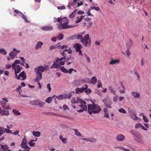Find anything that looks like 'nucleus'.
<instances>
[{"mask_svg": "<svg viewBox=\"0 0 151 151\" xmlns=\"http://www.w3.org/2000/svg\"><path fill=\"white\" fill-rule=\"evenodd\" d=\"M1 147L4 150H6L8 148V147L6 145H2L1 146Z\"/></svg>", "mask_w": 151, "mask_h": 151, "instance_id": "c03bdc74", "label": "nucleus"}, {"mask_svg": "<svg viewBox=\"0 0 151 151\" xmlns=\"http://www.w3.org/2000/svg\"><path fill=\"white\" fill-rule=\"evenodd\" d=\"M65 22L61 24H59L58 25V28L59 30H61L64 29H67L69 28H73L75 27L76 25H70L67 24L69 23V20L66 19L65 21Z\"/></svg>", "mask_w": 151, "mask_h": 151, "instance_id": "7ed1b4c3", "label": "nucleus"}, {"mask_svg": "<svg viewBox=\"0 0 151 151\" xmlns=\"http://www.w3.org/2000/svg\"><path fill=\"white\" fill-rule=\"evenodd\" d=\"M37 77L34 80L35 82H39V81L41 80L42 78V74H36Z\"/></svg>", "mask_w": 151, "mask_h": 151, "instance_id": "dca6fc26", "label": "nucleus"}, {"mask_svg": "<svg viewBox=\"0 0 151 151\" xmlns=\"http://www.w3.org/2000/svg\"><path fill=\"white\" fill-rule=\"evenodd\" d=\"M21 62V61L19 60H15L14 63H13L12 65V68H13V67H16V65H17V64H20Z\"/></svg>", "mask_w": 151, "mask_h": 151, "instance_id": "393cba45", "label": "nucleus"}, {"mask_svg": "<svg viewBox=\"0 0 151 151\" xmlns=\"http://www.w3.org/2000/svg\"><path fill=\"white\" fill-rule=\"evenodd\" d=\"M4 130L5 132L6 133H10L11 134H13V132H12V131L9 129H8L7 128H5Z\"/></svg>", "mask_w": 151, "mask_h": 151, "instance_id": "3c124183", "label": "nucleus"}, {"mask_svg": "<svg viewBox=\"0 0 151 151\" xmlns=\"http://www.w3.org/2000/svg\"><path fill=\"white\" fill-rule=\"evenodd\" d=\"M63 59L62 58H56V61L57 62H58V61L61 62L63 60Z\"/></svg>", "mask_w": 151, "mask_h": 151, "instance_id": "680f3d73", "label": "nucleus"}, {"mask_svg": "<svg viewBox=\"0 0 151 151\" xmlns=\"http://www.w3.org/2000/svg\"><path fill=\"white\" fill-rule=\"evenodd\" d=\"M56 48V46H55V45H52L50 46L49 47V49L50 50H52L53 49H55Z\"/></svg>", "mask_w": 151, "mask_h": 151, "instance_id": "052dcab7", "label": "nucleus"}, {"mask_svg": "<svg viewBox=\"0 0 151 151\" xmlns=\"http://www.w3.org/2000/svg\"><path fill=\"white\" fill-rule=\"evenodd\" d=\"M12 68L14 70L15 77H17V73H19L21 71L22 68V66L18 65H16V67H13Z\"/></svg>", "mask_w": 151, "mask_h": 151, "instance_id": "6e6552de", "label": "nucleus"}, {"mask_svg": "<svg viewBox=\"0 0 151 151\" xmlns=\"http://www.w3.org/2000/svg\"><path fill=\"white\" fill-rule=\"evenodd\" d=\"M81 104V105H80L79 106V107H80L82 108L83 109H84V111H86L87 110V106H86V104H85L84 103H80Z\"/></svg>", "mask_w": 151, "mask_h": 151, "instance_id": "cd10ccee", "label": "nucleus"}, {"mask_svg": "<svg viewBox=\"0 0 151 151\" xmlns=\"http://www.w3.org/2000/svg\"><path fill=\"white\" fill-rule=\"evenodd\" d=\"M119 61L118 60H114L112 59H111V61L109 63V64L113 65L115 64L119 63Z\"/></svg>", "mask_w": 151, "mask_h": 151, "instance_id": "b1692460", "label": "nucleus"}, {"mask_svg": "<svg viewBox=\"0 0 151 151\" xmlns=\"http://www.w3.org/2000/svg\"><path fill=\"white\" fill-rule=\"evenodd\" d=\"M34 141V139H31L30 141L29 142V144L30 146L33 147L35 145V143L33 142Z\"/></svg>", "mask_w": 151, "mask_h": 151, "instance_id": "4c0bfd02", "label": "nucleus"}, {"mask_svg": "<svg viewBox=\"0 0 151 151\" xmlns=\"http://www.w3.org/2000/svg\"><path fill=\"white\" fill-rule=\"evenodd\" d=\"M88 87L87 84H85L84 85V86L82 87L81 88H77L76 89V94H78L83 92L85 90L88 88Z\"/></svg>", "mask_w": 151, "mask_h": 151, "instance_id": "1a4fd4ad", "label": "nucleus"}, {"mask_svg": "<svg viewBox=\"0 0 151 151\" xmlns=\"http://www.w3.org/2000/svg\"><path fill=\"white\" fill-rule=\"evenodd\" d=\"M133 71L135 74L137 78V79L138 81H139L140 80V76L138 74L137 69H134L133 70Z\"/></svg>", "mask_w": 151, "mask_h": 151, "instance_id": "5701e85b", "label": "nucleus"}, {"mask_svg": "<svg viewBox=\"0 0 151 151\" xmlns=\"http://www.w3.org/2000/svg\"><path fill=\"white\" fill-rule=\"evenodd\" d=\"M109 88L110 91L113 94H115V91L111 86L109 87Z\"/></svg>", "mask_w": 151, "mask_h": 151, "instance_id": "a18cd8bd", "label": "nucleus"}, {"mask_svg": "<svg viewBox=\"0 0 151 151\" xmlns=\"http://www.w3.org/2000/svg\"><path fill=\"white\" fill-rule=\"evenodd\" d=\"M64 37L62 33H60L59 35L57 36V37L59 40H62Z\"/></svg>", "mask_w": 151, "mask_h": 151, "instance_id": "a19ab883", "label": "nucleus"}, {"mask_svg": "<svg viewBox=\"0 0 151 151\" xmlns=\"http://www.w3.org/2000/svg\"><path fill=\"white\" fill-rule=\"evenodd\" d=\"M130 132L133 136L134 139L135 141L140 143H143L144 142L141 135L139 132L133 130H131Z\"/></svg>", "mask_w": 151, "mask_h": 151, "instance_id": "f03ea898", "label": "nucleus"}, {"mask_svg": "<svg viewBox=\"0 0 151 151\" xmlns=\"http://www.w3.org/2000/svg\"><path fill=\"white\" fill-rule=\"evenodd\" d=\"M13 112L16 115H20L21 113L17 110L14 109L12 110Z\"/></svg>", "mask_w": 151, "mask_h": 151, "instance_id": "7c9ffc66", "label": "nucleus"}, {"mask_svg": "<svg viewBox=\"0 0 151 151\" xmlns=\"http://www.w3.org/2000/svg\"><path fill=\"white\" fill-rule=\"evenodd\" d=\"M73 130L75 131V134H76V135L78 137H81L82 135L81 134V133L78 131V130L77 129H73Z\"/></svg>", "mask_w": 151, "mask_h": 151, "instance_id": "2f4dec72", "label": "nucleus"}, {"mask_svg": "<svg viewBox=\"0 0 151 151\" xmlns=\"http://www.w3.org/2000/svg\"><path fill=\"white\" fill-rule=\"evenodd\" d=\"M77 11V9H76L72 13H71L69 16V18H73L74 17L76 14Z\"/></svg>", "mask_w": 151, "mask_h": 151, "instance_id": "bb28decb", "label": "nucleus"}, {"mask_svg": "<svg viewBox=\"0 0 151 151\" xmlns=\"http://www.w3.org/2000/svg\"><path fill=\"white\" fill-rule=\"evenodd\" d=\"M22 17L25 20V22H29L28 20H27V18L25 16V15L23 14H22Z\"/></svg>", "mask_w": 151, "mask_h": 151, "instance_id": "864d4df0", "label": "nucleus"}, {"mask_svg": "<svg viewBox=\"0 0 151 151\" xmlns=\"http://www.w3.org/2000/svg\"><path fill=\"white\" fill-rule=\"evenodd\" d=\"M128 111L129 115L132 119L134 120H137L139 118L137 116V113L135 111H133L130 108H128Z\"/></svg>", "mask_w": 151, "mask_h": 151, "instance_id": "20e7f679", "label": "nucleus"}, {"mask_svg": "<svg viewBox=\"0 0 151 151\" xmlns=\"http://www.w3.org/2000/svg\"><path fill=\"white\" fill-rule=\"evenodd\" d=\"M76 35H73L71 37L70 39L71 40H74L76 39Z\"/></svg>", "mask_w": 151, "mask_h": 151, "instance_id": "338daca9", "label": "nucleus"}, {"mask_svg": "<svg viewBox=\"0 0 151 151\" xmlns=\"http://www.w3.org/2000/svg\"><path fill=\"white\" fill-rule=\"evenodd\" d=\"M0 53L4 55H6L7 53L6 50L4 48L0 49Z\"/></svg>", "mask_w": 151, "mask_h": 151, "instance_id": "72a5a7b5", "label": "nucleus"}, {"mask_svg": "<svg viewBox=\"0 0 151 151\" xmlns=\"http://www.w3.org/2000/svg\"><path fill=\"white\" fill-rule=\"evenodd\" d=\"M58 9H65V7L64 6H58Z\"/></svg>", "mask_w": 151, "mask_h": 151, "instance_id": "0e129e2a", "label": "nucleus"}, {"mask_svg": "<svg viewBox=\"0 0 151 151\" xmlns=\"http://www.w3.org/2000/svg\"><path fill=\"white\" fill-rule=\"evenodd\" d=\"M132 95L135 98H136L140 99V95L139 93L136 92L132 91L131 93Z\"/></svg>", "mask_w": 151, "mask_h": 151, "instance_id": "a211bd4d", "label": "nucleus"}, {"mask_svg": "<svg viewBox=\"0 0 151 151\" xmlns=\"http://www.w3.org/2000/svg\"><path fill=\"white\" fill-rule=\"evenodd\" d=\"M61 140L64 143H66L67 142V138H63V139H62Z\"/></svg>", "mask_w": 151, "mask_h": 151, "instance_id": "69168bd1", "label": "nucleus"}, {"mask_svg": "<svg viewBox=\"0 0 151 151\" xmlns=\"http://www.w3.org/2000/svg\"><path fill=\"white\" fill-rule=\"evenodd\" d=\"M90 12H91V9H89L88 10V13H87L88 15L89 16L93 17V15Z\"/></svg>", "mask_w": 151, "mask_h": 151, "instance_id": "bf43d9fd", "label": "nucleus"}, {"mask_svg": "<svg viewBox=\"0 0 151 151\" xmlns=\"http://www.w3.org/2000/svg\"><path fill=\"white\" fill-rule=\"evenodd\" d=\"M47 88L49 89V91L50 92L51 91V88L50 87V83H48L47 85Z\"/></svg>", "mask_w": 151, "mask_h": 151, "instance_id": "e2e57ef3", "label": "nucleus"}, {"mask_svg": "<svg viewBox=\"0 0 151 151\" xmlns=\"http://www.w3.org/2000/svg\"><path fill=\"white\" fill-rule=\"evenodd\" d=\"M60 67V65L59 64H58V62L56 61L50 67V68H55L57 69H58Z\"/></svg>", "mask_w": 151, "mask_h": 151, "instance_id": "aec40b11", "label": "nucleus"}, {"mask_svg": "<svg viewBox=\"0 0 151 151\" xmlns=\"http://www.w3.org/2000/svg\"><path fill=\"white\" fill-rule=\"evenodd\" d=\"M45 70V68L42 66H38L35 68L36 74H42V73Z\"/></svg>", "mask_w": 151, "mask_h": 151, "instance_id": "0eeeda50", "label": "nucleus"}, {"mask_svg": "<svg viewBox=\"0 0 151 151\" xmlns=\"http://www.w3.org/2000/svg\"><path fill=\"white\" fill-rule=\"evenodd\" d=\"M73 47L76 49L77 52H79V55H82L81 49L83 48V47L80 43H77L75 44L73 46Z\"/></svg>", "mask_w": 151, "mask_h": 151, "instance_id": "39448f33", "label": "nucleus"}, {"mask_svg": "<svg viewBox=\"0 0 151 151\" xmlns=\"http://www.w3.org/2000/svg\"><path fill=\"white\" fill-rule=\"evenodd\" d=\"M9 114V111L7 110H5L4 109H2V112H1L0 115L1 116L3 115H6L7 116Z\"/></svg>", "mask_w": 151, "mask_h": 151, "instance_id": "412c9836", "label": "nucleus"}, {"mask_svg": "<svg viewBox=\"0 0 151 151\" xmlns=\"http://www.w3.org/2000/svg\"><path fill=\"white\" fill-rule=\"evenodd\" d=\"M43 45V43L42 42L38 41L37 42L35 45V48L38 50L41 47L42 45Z\"/></svg>", "mask_w": 151, "mask_h": 151, "instance_id": "f3484780", "label": "nucleus"}, {"mask_svg": "<svg viewBox=\"0 0 151 151\" xmlns=\"http://www.w3.org/2000/svg\"><path fill=\"white\" fill-rule=\"evenodd\" d=\"M83 36L81 35H76V39L78 40H80V41L82 42V41L83 39Z\"/></svg>", "mask_w": 151, "mask_h": 151, "instance_id": "f704fd0d", "label": "nucleus"}, {"mask_svg": "<svg viewBox=\"0 0 151 151\" xmlns=\"http://www.w3.org/2000/svg\"><path fill=\"white\" fill-rule=\"evenodd\" d=\"M84 16H82L80 18L77 19L76 21V23H78L81 22Z\"/></svg>", "mask_w": 151, "mask_h": 151, "instance_id": "ea45409f", "label": "nucleus"}, {"mask_svg": "<svg viewBox=\"0 0 151 151\" xmlns=\"http://www.w3.org/2000/svg\"><path fill=\"white\" fill-rule=\"evenodd\" d=\"M71 102L73 104L78 103H83L85 104H86V102L84 101L79 97H77L76 98H73L71 100Z\"/></svg>", "mask_w": 151, "mask_h": 151, "instance_id": "423d86ee", "label": "nucleus"}, {"mask_svg": "<svg viewBox=\"0 0 151 151\" xmlns=\"http://www.w3.org/2000/svg\"><path fill=\"white\" fill-rule=\"evenodd\" d=\"M81 42L85 46L89 47L91 45V40H84L83 38Z\"/></svg>", "mask_w": 151, "mask_h": 151, "instance_id": "ddd939ff", "label": "nucleus"}, {"mask_svg": "<svg viewBox=\"0 0 151 151\" xmlns=\"http://www.w3.org/2000/svg\"><path fill=\"white\" fill-rule=\"evenodd\" d=\"M125 138L124 135L122 134H118L116 137V139L119 141H123Z\"/></svg>", "mask_w": 151, "mask_h": 151, "instance_id": "2eb2a0df", "label": "nucleus"}, {"mask_svg": "<svg viewBox=\"0 0 151 151\" xmlns=\"http://www.w3.org/2000/svg\"><path fill=\"white\" fill-rule=\"evenodd\" d=\"M27 140L26 138V137H24L22 139V143L20 146L22 148H23L25 146H28L27 145Z\"/></svg>", "mask_w": 151, "mask_h": 151, "instance_id": "f8f14e48", "label": "nucleus"}, {"mask_svg": "<svg viewBox=\"0 0 151 151\" xmlns=\"http://www.w3.org/2000/svg\"><path fill=\"white\" fill-rule=\"evenodd\" d=\"M119 112L123 114H126L127 113L126 111L122 108L119 109Z\"/></svg>", "mask_w": 151, "mask_h": 151, "instance_id": "8fccbe9b", "label": "nucleus"}, {"mask_svg": "<svg viewBox=\"0 0 151 151\" xmlns=\"http://www.w3.org/2000/svg\"><path fill=\"white\" fill-rule=\"evenodd\" d=\"M142 126V124L140 123H138L135 125V128L136 129H137L141 128V126Z\"/></svg>", "mask_w": 151, "mask_h": 151, "instance_id": "4d7b16f0", "label": "nucleus"}, {"mask_svg": "<svg viewBox=\"0 0 151 151\" xmlns=\"http://www.w3.org/2000/svg\"><path fill=\"white\" fill-rule=\"evenodd\" d=\"M90 8L92 10L94 9L97 11H99L100 10V9L99 7H96L94 6H91Z\"/></svg>", "mask_w": 151, "mask_h": 151, "instance_id": "37998d69", "label": "nucleus"}, {"mask_svg": "<svg viewBox=\"0 0 151 151\" xmlns=\"http://www.w3.org/2000/svg\"><path fill=\"white\" fill-rule=\"evenodd\" d=\"M84 40H91V39L89 38V35L87 34L85 35L84 36Z\"/></svg>", "mask_w": 151, "mask_h": 151, "instance_id": "09e8293b", "label": "nucleus"}, {"mask_svg": "<svg viewBox=\"0 0 151 151\" xmlns=\"http://www.w3.org/2000/svg\"><path fill=\"white\" fill-rule=\"evenodd\" d=\"M88 112L91 114L93 112L94 114L99 113L101 110L100 107L96 104H88Z\"/></svg>", "mask_w": 151, "mask_h": 151, "instance_id": "f257e3e1", "label": "nucleus"}, {"mask_svg": "<svg viewBox=\"0 0 151 151\" xmlns=\"http://www.w3.org/2000/svg\"><path fill=\"white\" fill-rule=\"evenodd\" d=\"M66 98V97L63 96V95L58 96L56 97V98L59 100H61L63 99L64 98Z\"/></svg>", "mask_w": 151, "mask_h": 151, "instance_id": "58836bf2", "label": "nucleus"}, {"mask_svg": "<svg viewBox=\"0 0 151 151\" xmlns=\"http://www.w3.org/2000/svg\"><path fill=\"white\" fill-rule=\"evenodd\" d=\"M32 134L34 136L37 137H39L40 135V133L39 131H33L32 132Z\"/></svg>", "mask_w": 151, "mask_h": 151, "instance_id": "c756f323", "label": "nucleus"}, {"mask_svg": "<svg viewBox=\"0 0 151 151\" xmlns=\"http://www.w3.org/2000/svg\"><path fill=\"white\" fill-rule=\"evenodd\" d=\"M52 100V98L51 97H49L45 100V102L49 104L50 103Z\"/></svg>", "mask_w": 151, "mask_h": 151, "instance_id": "49530a36", "label": "nucleus"}, {"mask_svg": "<svg viewBox=\"0 0 151 151\" xmlns=\"http://www.w3.org/2000/svg\"><path fill=\"white\" fill-rule=\"evenodd\" d=\"M102 101L104 104L105 106L109 104L111 105L112 104V102L109 98L108 96H106V98L104 100H102Z\"/></svg>", "mask_w": 151, "mask_h": 151, "instance_id": "9d476101", "label": "nucleus"}, {"mask_svg": "<svg viewBox=\"0 0 151 151\" xmlns=\"http://www.w3.org/2000/svg\"><path fill=\"white\" fill-rule=\"evenodd\" d=\"M60 69L62 72L65 73H68V70L65 69L63 67H60Z\"/></svg>", "mask_w": 151, "mask_h": 151, "instance_id": "e433bc0d", "label": "nucleus"}, {"mask_svg": "<svg viewBox=\"0 0 151 151\" xmlns=\"http://www.w3.org/2000/svg\"><path fill=\"white\" fill-rule=\"evenodd\" d=\"M87 94H89L91 92V90L89 88H87L84 91Z\"/></svg>", "mask_w": 151, "mask_h": 151, "instance_id": "79ce46f5", "label": "nucleus"}, {"mask_svg": "<svg viewBox=\"0 0 151 151\" xmlns=\"http://www.w3.org/2000/svg\"><path fill=\"white\" fill-rule=\"evenodd\" d=\"M38 99H36L30 101L29 102V103L32 105H36L37 106V102Z\"/></svg>", "mask_w": 151, "mask_h": 151, "instance_id": "a878e982", "label": "nucleus"}, {"mask_svg": "<svg viewBox=\"0 0 151 151\" xmlns=\"http://www.w3.org/2000/svg\"><path fill=\"white\" fill-rule=\"evenodd\" d=\"M9 55H12L14 56H15L16 55H17L16 52L13 51H12L10 52L9 53Z\"/></svg>", "mask_w": 151, "mask_h": 151, "instance_id": "603ef678", "label": "nucleus"}, {"mask_svg": "<svg viewBox=\"0 0 151 151\" xmlns=\"http://www.w3.org/2000/svg\"><path fill=\"white\" fill-rule=\"evenodd\" d=\"M42 29L45 31H49L53 29V27L51 26H45L43 27Z\"/></svg>", "mask_w": 151, "mask_h": 151, "instance_id": "4be33fe9", "label": "nucleus"}, {"mask_svg": "<svg viewBox=\"0 0 151 151\" xmlns=\"http://www.w3.org/2000/svg\"><path fill=\"white\" fill-rule=\"evenodd\" d=\"M26 73L25 72H24V71L22 72L21 73H20V74H19L18 75V76H17V77H16L17 79L18 80L20 79V78L22 77L23 78L22 79V80H24L26 78Z\"/></svg>", "mask_w": 151, "mask_h": 151, "instance_id": "9b49d317", "label": "nucleus"}, {"mask_svg": "<svg viewBox=\"0 0 151 151\" xmlns=\"http://www.w3.org/2000/svg\"><path fill=\"white\" fill-rule=\"evenodd\" d=\"M145 62V60L142 58L141 60V63L142 66H143L144 65V63Z\"/></svg>", "mask_w": 151, "mask_h": 151, "instance_id": "774afa93", "label": "nucleus"}, {"mask_svg": "<svg viewBox=\"0 0 151 151\" xmlns=\"http://www.w3.org/2000/svg\"><path fill=\"white\" fill-rule=\"evenodd\" d=\"M143 118L144 121L146 122H148V120L147 119V118L146 116H145L144 115H143Z\"/></svg>", "mask_w": 151, "mask_h": 151, "instance_id": "5fc2aeb1", "label": "nucleus"}, {"mask_svg": "<svg viewBox=\"0 0 151 151\" xmlns=\"http://www.w3.org/2000/svg\"><path fill=\"white\" fill-rule=\"evenodd\" d=\"M133 42L132 40L129 39L126 43V46L127 48H129L133 45Z\"/></svg>", "mask_w": 151, "mask_h": 151, "instance_id": "6ab92c4d", "label": "nucleus"}, {"mask_svg": "<svg viewBox=\"0 0 151 151\" xmlns=\"http://www.w3.org/2000/svg\"><path fill=\"white\" fill-rule=\"evenodd\" d=\"M1 105L3 109L6 110H10L11 108L9 106H7L6 105V102L3 101H0Z\"/></svg>", "mask_w": 151, "mask_h": 151, "instance_id": "4468645a", "label": "nucleus"}, {"mask_svg": "<svg viewBox=\"0 0 151 151\" xmlns=\"http://www.w3.org/2000/svg\"><path fill=\"white\" fill-rule=\"evenodd\" d=\"M4 129V127L0 126V134L1 135L5 133Z\"/></svg>", "mask_w": 151, "mask_h": 151, "instance_id": "473e14b6", "label": "nucleus"}, {"mask_svg": "<svg viewBox=\"0 0 151 151\" xmlns=\"http://www.w3.org/2000/svg\"><path fill=\"white\" fill-rule=\"evenodd\" d=\"M24 150L23 151H29L30 148L28 146H25L24 147Z\"/></svg>", "mask_w": 151, "mask_h": 151, "instance_id": "6e6d98bb", "label": "nucleus"}, {"mask_svg": "<svg viewBox=\"0 0 151 151\" xmlns=\"http://www.w3.org/2000/svg\"><path fill=\"white\" fill-rule=\"evenodd\" d=\"M91 81L92 83L93 84H94L97 82V80L95 77H93L91 78Z\"/></svg>", "mask_w": 151, "mask_h": 151, "instance_id": "c9c22d12", "label": "nucleus"}, {"mask_svg": "<svg viewBox=\"0 0 151 151\" xmlns=\"http://www.w3.org/2000/svg\"><path fill=\"white\" fill-rule=\"evenodd\" d=\"M89 142H91L95 143L96 142V139L93 138H89Z\"/></svg>", "mask_w": 151, "mask_h": 151, "instance_id": "de8ad7c7", "label": "nucleus"}, {"mask_svg": "<svg viewBox=\"0 0 151 151\" xmlns=\"http://www.w3.org/2000/svg\"><path fill=\"white\" fill-rule=\"evenodd\" d=\"M37 102V106L39 107H42L45 104L44 102L40 101L39 100H38Z\"/></svg>", "mask_w": 151, "mask_h": 151, "instance_id": "c85d7f7f", "label": "nucleus"}, {"mask_svg": "<svg viewBox=\"0 0 151 151\" xmlns=\"http://www.w3.org/2000/svg\"><path fill=\"white\" fill-rule=\"evenodd\" d=\"M129 49L128 48H127V49L126 50V53L127 55L128 56H129L131 55V54L130 52V51L129 50Z\"/></svg>", "mask_w": 151, "mask_h": 151, "instance_id": "13d9d810", "label": "nucleus"}]
</instances>
